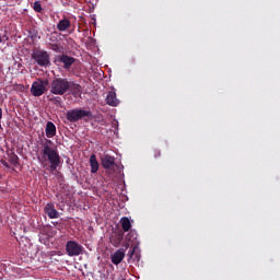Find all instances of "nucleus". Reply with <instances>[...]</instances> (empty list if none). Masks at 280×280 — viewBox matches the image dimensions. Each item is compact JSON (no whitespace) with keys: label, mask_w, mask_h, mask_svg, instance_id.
Returning a JSON list of instances; mask_svg holds the SVG:
<instances>
[{"label":"nucleus","mask_w":280,"mask_h":280,"mask_svg":"<svg viewBox=\"0 0 280 280\" xmlns=\"http://www.w3.org/2000/svg\"><path fill=\"white\" fill-rule=\"evenodd\" d=\"M42 167L48 172H56L60 167L61 159L58 149L54 147V141L46 140L43 144L40 155L37 156Z\"/></svg>","instance_id":"nucleus-1"},{"label":"nucleus","mask_w":280,"mask_h":280,"mask_svg":"<svg viewBox=\"0 0 280 280\" xmlns=\"http://www.w3.org/2000/svg\"><path fill=\"white\" fill-rule=\"evenodd\" d=\"M66 119H68V121L71 124H75V121H80V119L91 121V119H93V112L82 108L70 109L66 114Z\"/></svg>","instance_id":"nucleus-2"},{"label":"nucleus","mask_w":280,"mask_h":280,"mask_svg":"<svg viewBox=\"0 0 280 280\" xmlns=\"http://www.w3.org/2000/svg\"><path fill=\"white\" fill-rule=\"evenodd\" d=\"M31 58L38 67H43L44 69L51 67V57L47 50L35 48L31 55Z\"/></svg>","instance_id":"nucleus-3"},{"label":"nucleus","mask_w":280,"mask_h":280,"mask_svg":"<svg viewBox=\"0 0 280 280\" xmlns=\"http://www.w3.org/2000/svg\"><path fill=\"white\" fill-rule=\"evenodd\" d=\"M69 91V80L55 78L50 83V93L52 95H65Z\"/></svg>","instance_id":"nucleus-4"},{"label":"nucleus","mask_w":280,"mask_h":280,"mask_svg":"<svg viewBox=\"0 0 280 280\" xmlns=\"http://www.w3.org/2000/svg\"><path fill=\"white\" fill-rule=\"evenodd\" d=\"M66 253L68 257H79L84 253V247L75 241H68L66 243Z\"/></svg>","instance_id":"nucleus-5"},{"label":"nucleus","mask_w":280,"mask_h":280,"mask_svg":"<svg viewBox=\"0 0 280 280\" xmlns=\"http://www.w3.org/2000/svg\"><path fill=\"white\" fill-rule=\"evenodd\" d=\"M55 62L59 65H63V69L69 71L73 63L75 62V58L69 56V55H59L55 58Z\"/></svg>","instance_id":"nucleus-6"},{"label":"nucleus","mask_w":280,"mask_h":280,"mask_svg":"<svg viewBox=\"0 0 280 280\" xmlns=\"http://www.w3.org/2000/svg\"><path fill=\"white\" fill-rule=\"evenodd\" d=\"M45 81L38 80L34 81L31 86V93L34 97H40V95H45Z\"/></svg>","instance_id":"nucleus-7"},{"label":"nucleus","mask_w":280,"mask_h":280,"mask_svg":"<svg viewBox=\"0 0 280 280\" xmlns=\"http://www.w3.org/2000/svg\"><path fill=\"white\" fill-rule=\"evenodd\" d=\"M68 91L74 97H82V85L68 81Z\"/></svg>","instance_id":"nucleus-8"},{"label":"nucleus","mask_w":280,"mask_h":280,"mask_svg":"<svg viewBox=\"0 0 280 280\" xmlns=\"http://www.w3.org/2000/svg\"><path fill=\"white\" fill-rule=\"evenodd\" d=\"M101 165L104 170H113L115 167V156L105 154L101 158Z\"/></svg>","instance_id":"nucleus-9"},{"label":"nucleus","mask_w":280,"mask_h":280,"mask_svg":"<svg viewBox=\"0 0 280 280\" xmlns=\"http://www.w3.org/2000/svg\"><path fill=\"white\" fill-rule=\"evenodd\" d=\"M44 212L50 220H55L56 218H60V213L56 210V206L52 202H49L45 206Z\"/></svg>","instance_id":"nucleus-10"},{"label":"nucleus","mask_w":280,"mask_h":280,"mask_svg":"<svg viewBox=\"0 0 280 280\" xmlns=\"http://www.w3.org/2000/svg\"><path fill=\"white\" fill-rule=\"evenodd\" d=\"M125 257H126V249L119 248L112 255V264H114V266H119V264L124 261Z\"/></svg>","instance_id":"nucleus-11"},{"label":"nucleus","mask_w":280,"mask_h":280,"mask_svg":"<svg viewBox=\"0 0 280 280\" xmlns=\"http://www.w3.org/2000/svg\"><path fill=\"white\" fill-rule=\"evenodd\" d=\"M109 242L115 248H118V246L121 245V242H124V233L121 231L114 232L109 237Z\"/></svg>","instance_id":"nucleus-12"},{"label":"nucleus","mask_w":280,"mask_h":280,"mask_svg":"<svg viewBox=\"0 0 280 280\" xmlns=\"http://www.w3.org/2000/svg\"><path fill=\"white\" fill-rule=\"evenodd\" d=\"M105 102L108 106L113 107H116L118 104H120L119 98H117V93L115 91H109L107 93Z\"/></svg>","instance_id":"nucleus-13"},{"label":"nucleus","mask_w":280,"mask_h":280,"mask_svg":"<svg viewBox=\"0 0 280 280\" xmlns=\"http://www.w3.org/2000/svg\"><path fill=\"white\" fill-rule=\"evenodd\" d=\"M71 27V21L67 18L61 19L57 24L58 32H67Z\"/></svg>","instance_id":"nucleus-14"},{"label":"nucleus","mask_w":280,"mask_h":280,"mask_svg":"<svg viewBox=\"0 0 280 280\" xmlns=\"http://www.w3.org/2000/svg\"><path fill=\"white\" fill-rule=\"evenodd\" d=\"M45 133L48 139H54V137H56V125L51 121H48L46 124Z\"/></svg>","instance_id":"nucleus-15"},{"label":"nucleus","mask_w":280,"mask_h":280,"mask_svg":"<svg viewBox=\"0 0 280 280\" xmlns=\"http://www.w3.org/2000/svg\"><path fill=\"white\" fill-rule=\"evenodd\" d=\"M90 166H91V174H97L100 170V162H97V156H95V154H92L90 156Z\"/></svg>","instance_id":"nucleus-16"},{"label":"nucleus","mask_w":280,"mask_h":280,"mask_svg":"<svg viewBox=\"0 0 280 280\" xmlns=\"http://www.w3.org/2000/svg\"><path fill=\"white\" fill-rule=\"evenodd\" d=\"M120 224H121V229H122V231H125V233H128V231H130L132 229V223H130V219H128V217H122L120 219Z\"/></svg>","instance_id":"nucleus-17"},{"label":"nucleus","mask_w":280,"mask_h":280,"mask_svg":"<svg viewBox=\"0 0 280 280\" xmlns=\"http://www.w3.org/2000/svg\"><path fill=\"white\" fill-rule=\"evenodd\" d=\"M7 156L9 159V163H11V165H14V167H16V165H19V155H16V153H14V151H8Z\"/></svg>","instance_id":"nucleus-18"},{"label":"nucleus","mask_w":280,"mask_h":280,"mask_svg":"<svg viewBox=\"0 0 280 280\" xmlns=\"http://www.w3.org/2000/svg\"><path fill=\"white\" fill-rule=\"evenodd\" d=\"M137 237H139V234H137V231L130 230L129 233L126 235V241L136 242Z\"/></svg>","instance_id":"nucleus-19"},{"label":"nucleus","mask_w":280,"mask_h":280,"mask_svg":"<svg viewBox=\"0 0 280 280\" xmlns=\"http://www.w3.org/2000/svg\"><path fill=\"white\" fill-rule=\"evenodd\" d=\"M33 9L35 12H43V5L40 4V1H35L33 4Z\"/></svg>","instance_id":"nucleus-20"},{"label":"nucleus","mask_w":280,"mask_h":280,"mask_svg":"<svg viewBox=\"0 0 280 280\" xmlns=\"http://www.w3.org/2000/svg\"><path fill=\"white\" fill-rule=\"evenodd\" d=\"M50 49L52 51H56L57 54H60V51H62V48L58 44H50Z\"/></svg>","instance_id":"nucleus-21"},{"label":"nucleus","mask_w":280,"mask_h":280,"mask_svg":"<svg viewBox=\"0 0 280 280\" xmlns=\"http://www.w3.org/2000/svg\"><path fill=\"white\" fill-rule=\"evenodd\" d=\"M138 248H139V246L135 245L131 249H129V252H128L129 259H132V257H135V254L137 253Z\"/></svg>","instance_id":"nucleus-22"},{"label":"nucleus","mask_w":280,"mask_h":280,"mask_svg":"<svg viewBox=\"0 0 280 280\" xmlns=\"http://www.w3.org/2000/svg\"><path fill=\"white\" fill-rule=\"evenodd\" d=\"M50 102H54L56 106H60L62 104V100L58 96L51 97Z\"/></svg>","instance_id":"nucleus-23"},{"label":"nucleus","mask_w":280,"mask_h":280,"mask_svg":"<svg viewBox=\"0 0 280 280\" xmlns=\"http://www.w3.org/2000/svg\"><path fill=\"white\" fill-rule=\"evenodd\" d=\"M0 163L1 165H3V167H5L7 170H10V164L5 160H1Z\"/></svg>","instance_id":"nucleus-24"},{"label":"nucleus","mask_w":280,"mask_h":280,"mask_svg":"<svg viewBox=\"0 0 280 280\" xmlns=\"http://www.w3.org/2000/svg\"><path fill=\"white\" fill-rule=\"evenodd\" d=\"M160 156H161V150L155 149L154 150V159H160Z\"/></svg>","instance_id":"nucleus-25"},{"label":"nucleus","mask_w":280,"mask_h":280,"mask_svg":"<svg viewBox=\"0 0 280 280\" xmlns=\"http://www.w3.org/2000/svg\"><path fill=\"white\" fill-rule=\"evenodd\" d=\"M0 119H3V109L0 107Z\"/></svg>","instance_id":"nucleus-26"},{"label":"nucleus","mask_w":280,"mask_h":280,"mask_svg":"<svg viewBox=\"0 0 280 280\" xmlns=\"http://www.w3.org/2000/svg\"><path fill=\"white\" fill-rule=\"evenodd\" d=\"M125 248H126V250H128V248H130V244L126 243Z\"/></svg>","instance_id":"nucleus-27"},{"label":"nucleus","mask_w":280,"mask_h":280,"mask_svg":"<svg viewBox=\"0 0 280 280\" xmlns=\"http://www.w3.org/2000/svg\"><path fill=\"white\" fill-rule=\"evenodd\" d=\"M19 89H23V85H18Z\"/></svg>","instance_id":"nucleus-28"},{"label":"nucleus","mask_w":280,"mask_h":280,"mask_svg":"<svg viewBox=\"0 0 280 280\" xmlns=\"http://www.w3.org/2000/svg\"><path fill=\"white\" fill-rule=\"evenodd\" d=\"M0 128H1V125H0Z\"/></svg>","instance_id":"nucleus-29"}]
</instances>
